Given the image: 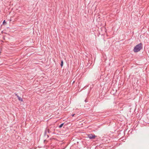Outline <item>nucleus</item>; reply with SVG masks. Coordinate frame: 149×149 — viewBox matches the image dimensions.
Here are the masks:
<instances>
[{"mask_svg": "<svg viewBox=\"0 0 149 149\" xmlns=\"http://www.w3.org/2000/svg\"><path fill=\"white\" fill-rule=\"evenodd\" d=\"M142 48L141 43H140L135 46L134 49V51L135 52L139 51Z\"/></svg>", "mask_w": 149, "mask_h": 149, "instance_id": "f257e3e1", "label": "nucleus"}, {"mask_svg": "<svg viewBox=\"0 0 149 149\" xmlns=\"http://www.w3.org/2000/svg\"><path fill=\"white\" fill-rule=\"evenodd\" d=\"M17 97L18 98V99L19 101L22 102L23 101V100L22 98H21V97H19L18 95H17Z\"/></svg>", "mask_w": 149, "mask_h": 149, "instance_id": "f03ea898", "label": "nucleus"}, {"mask_svg": "<svg viewBox=\"0 0 149 149\" xmlns=\"http://www.w3.org/2000/svg\"><path fill=\"white\" fill-rule=\"evenodd\" d=\"M95 135H93L92 134L89 135L88 136L89 138L90 139L94 138L95 137Z\"/></svg>", "mask_w": 149, "mask_h": 149, "instance_id": "7ed1b4c3", "label": "nucleus"}, {"mask_svg": "<svg viewBox=\"0 0 149 149\" xmlns=\"http://www.w3.org/2000/svg\"><path fill=\"white\" fill-rule=\"evenodd\" d=\"M63 124H64L63 123H62V124H61V125H60V126H59V127L60 128H61V127L63 126Z\"/></svg>", "mask_w": 149, "mask_h": 149, "instance_id": "20e7f679", "label": "nucleus"}, {"mask_svg": "<svg viewBox=\"0 0 149 149\" xmlns=\"http://www.w3.org/2000/svg\"><path fill=\"white\" fill-rule=\"evenodd\" d=\"M63 61H61V67H62L63 66Z\"/></svg>", "mask_w": 149, "mask_h": 149, "instance_id": "39448f33", "label": "nucleus"}, {"mask_svg": "<svg viewBox=\"0 0 149 149\" xmlns=\"http://www.w3.org/2000/svg\"><path fill=\"white\" fill-rule=\"evenodd\" d=\"M6 23V22H5V20H4V21H3V24H4L5 23Z\"/></svg>", "mask_w": 149, "mask_h": 149, "instance_id": "423d86ee", "label": "nucleus"}, {"mask_svg": "<svg viewBox=\"0 0 149 149\" xmlns=\"http://www.w3.org/2000/svg\"><path fill=\"white\" fill-rule=\"evenodd\" d=\"M74 114H73V115H72V116H74Z\"/></svg>", "mask_w": 149, "mask_h": 149, "instance_id": "0eeeda50", "label": "nucleus"}]
</instances>
